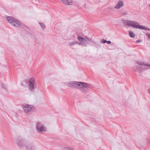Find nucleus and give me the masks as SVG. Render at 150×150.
Here are the masks:
<instances>
[{"label": "nucleus", "mask_w": 150, "mask_h": 150, "mask_svg": "<svg viewBox=\"0 0 150 150\" xmlns=\"http://www.w3.org/2000/svg\"><path fill=\"white\" fill-rule=\"evenodd\" d=\"M78 43H77V44H79V45H83L84 43H82L81 42H78Z\"/></svg>", "instance_id": "obj_25"}, {"label": "nucleus", "mask_w": 150, "mask_h": 150, "mask_svg": "<svg viewBox=\"0 0 150 150\" xmlns=\"http://www.w3.org/2000/svg\"><path fill=\"white\" fill-rule=\"evenodd\" d=\"M127 14V12L126 11H124L122 13V14L123 15H126Z\"/></svg>", "instance_id": "obj_23"}, {"label": "nucleus", "mask_w": 150, "mask_h": 150, "mask_svg": "<svg viewBox=\"0 0 150 150\" xmlns=\"http://www.w3.org/2000/svg\"><path fill=\"white\" fill-rule=\"evenodd\" d=\"M35 82L34 78H30L29 80L28 88L30 91H32L34 88V84Z\"/></svg>", "instance_id": "obj_7"}, {"label": "nucleus", "mask_w": 150, "mask_h": 150, "mask_svg": "<svg viewBox=\"0 0 150 150\" xmlns=\"http://www.w3.org/2000/svg\"><path fill=\"white\" fill-rule=\"evenodd\" d=\"M86 44H83V45H84L85 46H87Z\"/></svg>", "instance_id": "obj_28"}, {"label": "nucleus", "mask_w": 150, "mask_h": 150, "mask_svg": "<svg viewBox=\"0 0 150 150\" xmlns=\"http://www.w3.org/2000/svg\"><path fill=\"white\" fill-rule=\"evenodd\" d=\"M137 63L138 65H137L134 67V70L135 71L139 73L142 72L143 70L145 69L144 67L141 66L140 65L150 67V64H146L143 62L138 61L137 62Z\"/></svg>", "instance_id": "obj_3"}, {"label": "nucleus", "mask_w": 150, "mask_h": 150, "mask_svg": "<svg viewBox=\"0 0 150 150\" xmlns=\"http://www.w3.org/2000/svg\"><path fill=\"white\" fill-rule=\"evenodd\" d=\"M36 129L39 132H42L45 131V128L43 125L40 122H37L36 124Z\"/></svg>", "instance_id": "obj_8"}, {"label": "nucleus", "mask_w": 150, "mask_h": 150, "mask_svg": "<svg viewBox=\"0 0 150 150\" xmlns=\"http://www.w3.org/2000/svg\"><path fill=\"white\" fill-rule=\"evenodd\" d=\"M142 42V40H138L136 41V42L137 43H139V42Z\"/></svg>", "instance_id": "obj_24"}, {"label": "nucleus", "mask_w": 150, "mask_h": 150, "mask_svg": "<svg viewBox=\"0 0 150 150\" xmlns=\"http://www.w3.org/2000/svg\"><path fill=\"white\" fill-rule=\"evenodd\" d=\"M30 150H35V148L33 145H31L30 147Z\"/></svg>", "instance_id": "obj_18"}, {"label": "nucleus", "mask_w": 150, "mask_h": 150, "mask_svg": "<svg viewBox=\"0 0 150 150\" xmlns=\"http://www.w3.org/2000/svg\"><path fill=\"white\" fill-rule=\"evenodd\" d=\"M149 6H150V4L149 5Z\"/></svg>", "instance_id": "obj_32"}, {"label": "nucleus", "mask_w": 150, "mask_h": 150, "mask_svg": "<svg viewBox=\"0 0 150 150\" xmlns=\"http://www.w3.org/2000/svg\"><path fill=\"white\" fill-rule=\"evenodd\" d=\"M33 107L31 105L25 104L23 106V108L24 112H28L31 110Z\"/></svg>", "instance_id": "obj_9"}, {"label": "nucleus", "mask_w": 150, "mask_h": 150, "mask_svg": "<svg viewBox=\"0 0 150 150\" xmlns=\"http://www.w3.org/2000/svg\"><path fill=\"white\" fill-rule=\"evenodd\" d=\"M18 146L20 148H24L27 150H30L31 145L23 138H20L16 141Z\"/></svg>", "instance_id": "obj_2"}, {"label": "nucleus", "mask_w": 150, "mask_h": 150, "mask_svg": "<svg viewBox=\"0 0 150 150\" xmlns=\"http://www.w3.org/2000/svg\"><path fill=\"white\" fill-rule=\"evenodd\" d=\"M21 85L23 86V83H21Z\"/></svg>", "instance_id": "obj_29"}, {"label": "nucleus", "mask_w": 150, "mask_h": 150, "mask_svg": "<svg viewBox=\"0 0 150 150\" xmlns=\"http://www.w3.org/2000/svg\"><path fill=\"white\" fill-rule=\"evenodd\" d=\"M66 150H74L73 148L70 147H67L65 148Z\"/></svg>", "instance_id": "obj_17"}, {"label": "nucleus", "mask_w": 150, "mask_h": 150, "mask_svg": "<svg viewBox=\"0 0 150 150\" xmlns=\"http://www.w3.org/2000/svg\"><path fill=\"white\" fill-rule=\"evenodd\" d=\"M90 42H91V43H93L95 45H97V42L96 41H94L93 40H92L91 38V40H90Z\"/></svg>", "instance_id": "obj_16"}, {"label": "nucleus", "mask_w": 150, "mask_h": 150, "mask_svg": "<svg viewBox=\"0 0 150 150\" xmlns=\"http://www.w3.org/2000/svg\"><path fill=\"white\" fill-rule=\"evenodd\" d=\"M2 87L4 89H6V87L5 86H4V85H3L2 86Z\"/></svg>", "instance_id": "obj_27"}, {"label": "nucleus", "mask_w": 150, "mask_h": 150, "mask_svg": "<svg viewBox=\"0 0 150 150\" xmlns=\"http://www.w3.org/2000/svg\"><path fill=\"white\" fill-rule=\"evenodd\" d=\"M8 21L11 25L17 27L21 26V23L18 20L15 19L12 17H8L7 18Z\"/></svg>", "instance_id": "obj_4"}, {"label": "nucleus", "mask_w": 150, "mask_h": 150, "mask_svg": "<svg viewBox=\"0 0 150 150\" xmlns=\"http://www.w3.org/2000/svg\"><path fill=\"white\" fill-rule=\"evenodd\" d=\"M63 4L67 5H71L72 3V0H60Z\"/></svg>", "instance_id": "obj_11"}, {"label": "nucleus", "mask_w": 150, "mask_h": 150, "mask_svg": "<svg viewBox=\"0 0 150 150\" xmlns=\"http://www.w3.org/2000/svg\"><path fill=\"white\" fill-rule=\"evenodd\" d=\"M106 43H108V44H110L111 43V42L110 41H107Z\"/></svg>", "instance_id": "obj_26"}, {"label": "nucleus", "mask_w": 150, "mask_h": 150, "mask_svg": "<svg viewBox=\"0 0 150 150\" xmlns=\"http://www.w3.org/2000/svg\"><path fill=\"white\" fill-rule=\"evenodd\" d=\"M83 84L81 83V85L83 86H80L78 88L83 93H86L89 91L88 87L89 86V84L84 82H83Z\"/></svg>", "instance_id": "obj_6"}, {"label": "nucleus", "mask_w": 150, "mask_h": 150, "mask_svg": "<svg viewBox=\"0 0 150 150\" xmlns=\"http://www.w3.org/2000/svg\"><path fill=\"white\" fill-rule=\"evenodd\" d=\"M85 38L86 39V40L87 41L88 40V41H90V40H91V38H89V37H85Z\"/></svg>", "instance_id": "obj_22"}, {"label": "nucleus", "mask_w": 150, "mask_h": 150, "mask_svg": "<svg viewBox=\"0 0 150 150\" xmlns=\"http://www.w3.org/2000/svg\"><path fill=\"white\" fill-rule=\"evenodd\" d=\"M149 93H150V89H149Z\"/></svg>", "instance_id": "obj_30"}, {"label": "nucleus", "mask_w": 150, "mask_h": 150, "mask_svg": "<svg viewBox=\"0 0 150 150\" xmlns=\"http://www.w3.org/2000/svg\"><path fill=\"white\" fill-rule=\"evenodd\" d=\"M146 35L150 39V33H147L146 34Z\"/></svg>", "instance_id": "obj_21"}, {"label": "nucleus", "mask_w": 150, "mask_h": 150, "mask_svg": "<svg viewBox=\"0 0 150 150\" xmlns=\"http://www.w3.org/2000/svg\"><path fill=\"white\" fill-rule=\"evenodd\" d=\"M81 83H83V82H80L78 81H71L68 83L69 86L73 88H78L81 86H83L81 85Z\"/></svg>", "instance_id": "obj_5"}, {"label": "nucleus", "mask_w": 150, "mask_h": 150, "mask_svg": "<svg viewBox=\"0 0 150 150\" xmlns=\"http://www.w3.org/2000/svg\"><path fill=\"white\" fill-rule=\"evenodd\" d=\"M78 43V42L73 41L69 43L68 44V45L70 46H72L73 45H75L76 44H77Z\"/></svg>", "instance_id": "obj_12"}, {"label": "nucleus", "mask_w": 150, "mask_h": 150, "mask_svg": "<svg viewBox=\"0 0 150 150\" xmlns=\"http://www.w3.org/2000/svg\"><path fill=\"white\" fill-rule=\"evenodd\" d=\"M39 23L41 27V28L42 30H44L45 28V25L44 23H42L39 22Z\"/></svg>", "instance_id": "obj_14"}, {"label": "nucleus", "mask_w": 150, "mask_h": 150, "mask_svg": "<svg viewBox=\"0 0 150 150\" xmlns=\"http://www.w3.org/2000/svg\"><path fill=\"white\" fill-rule=\"evenodd\" d=\"M149 142L150 143V139L149 140Z\"/></svg>", "instance_id": "obj_31"}, {"label": "nucleus", "mask_w": 150, "mask_h": 150, "mask_svg": "<svg viewBox=\"0 0 150 150\" xmlns=\"http://www.w3.org/2000/svg\"><path fill=\"white\" fill-rule=\"evenodd\" d=\"M129 35L131 38H134L135 36V34L134 33L132 32L131 31L129 32Z\"/></svg>", "instance_id": "obj_13"}, {"label": "nucleus", "mask_w": 150, "mask_h": 150, "mask_svg": "<svg viewBox=\"0 0 150 150\" xmlns=\"http://www.w3.org/2000/svg\"><path fill=\"white\" fill-rule=\"evenodd\" d=\"M78 39L79 41L83 42L85 38L81 36H79L78 37Z\"/></svg>", "instance_id": "obj_15"}, {"label": "nucleus", "mask_w": 150, "mask_h": 150, "mask_svg": "<svg viewBox=\"0 0 150 150\" xmlns=\"http://www.w3.org/2000/svg\"><path fill=\"white\" fill-rule=\"evenodd\" d=\"M124 6L123 1L122 0L119 1L117 4L115 6L114 8L115 9H120Z\"/></svg>", "instance_id": "obj_10"}, {"label": "nucleus", "mask_w": 150, "mask_h": 150, "mask_svg": "<svg viewBox=\"0 0 150 150\" xmlns=\"http://www.w3.org/2000/svg\"><path fill=\"white\" fill-rule=\"evenodd\" d=\"M83 42H84V43H84V44H88L89 43V42H88V41L86 40L85 39L83 41Z\"/></svg>", "instance_id": "obj_20"}, {"label": "nucleus", "mask_w": 150, "mask_h": 150, "mask_svg": "<svg viewBox=\"0 0 150 150\" xmlns=\"http://www.w3.org/2000/svg\"><path fill=\"white\" fill-rule=\"evenodd\" d=\"M106 42H107V40H106L104 39L102 40H101V43H106Z\"/></svg>", "instance_id": "obj_19"}, {"label": "nucleus", "mask_w": 150, "mask_h": 150, "mask_svg": "<svg viewBox=\"0 0 150 150\" xmlns=\"http://www.w3.org/2000/svg\"><path fill=\"white\" fill-rule=\"evenodd\" d=\"M123 23L125 25L128 26H132L133 28H139L145 29L146 30H150V29L146 27L140 25L137 22L130 20H122Z\"/></svg>", "instance_id": "obj_1"}]
</instances>
